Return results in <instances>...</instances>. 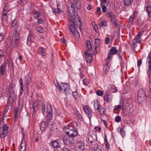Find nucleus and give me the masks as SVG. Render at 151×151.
<instances>
[{
	"instance_id": "obj_1",
	"label": "nucleus",
	"mask_w": 151,
	"mask_h": 151,
	"mask_svg": "<svg viewBox=\"0 0 151 151\" xmlns=\"http://www.w3.org/2000/svg\"><path fill=\"white\" fill-rule=\"evenodd\" d=\"M71 7L73 9L72 10V12L71 13L69 10L68 13V14L69 16L68 19L70 20L68 23V29L73 35H75L76 32V28L78 27L77 23H79L80 25L81 24V20L79 17L78 16H74L75 10L76 8L80 9V5H78L76 3H72L71 5Z\"/></svg>"
},
{
	"instance_id": "obj_2",
	"label": "nucleus",
	"mask_w": 151,
	"mask_h": 151,
	"mask_svg": "<svg viewBox=\"0 0 151 151\" xmlns=\"http://www.w3.org/2000/svg\"><path fill=\"white\" fill-rule=\"evenodd\" d=\"M63 129L65 134L70 137H75L78 135V131L73 126H67L64 127Z\"/></svg>"
},
{
	"instance_id": "obj_3",
	"label": "nucleus",
	"mask_w": 151,
	"mask_h": 151,
	"mask_svg": "<svg viewBox=\"0 0 151 151\" xmlns=\"http://www.w3.org/2000/svg\"><path fill=\"white\" fill-rule=\"evenodd\" d=\"M13 83L12 82L10 84L8 89L9 98H8V102L12 103L15 99V95L13 90Z\"/></svg>"
},
{
	"instance_id": "obj_4",
	"label": "nucleus",
	"mask_w": 151,
	"mask_h": 151,
	"mask_svg": "<svg viewBox=\"0 0 151 151\" xmlns=\"http://www.w3.org/2000/svg\"><path fill=\"white\" fill-rule=\"evenodd\" d=\"M17 34H14L13 35V42L12 45V47L13 48L18 47L20 45V35L19 34V32H17Z\"/></svg>"
},
{
	"instance_id": "obj_5",
	"label": "nucleus",
	"mask_w": 151,
	"mask_h": 151,
	"mask_svg": "<svg viewBox=\"0 0 151 151\" xmlns=\"http://www.w3.org/2000/svg\"><path fill=\"white\" fill-rule=\"evenodd\" d=\"M146 99V94L145 91L142 89H140L138 91L137 100L139 103H141Z\"/></svg>"
},
{
	"instance_id": "obj_6",
	"label": "nucleus",
	"mask_w": 151,
	"mask_h": 151,
	"mask_svg": "<svg viewBox=\"0 0 151 151\" xmlns=\"http://www.w3.org/2000/svg\"><path fill=\"white\" fill-rule=\"evenodd\" d=\"M146 61L148 63V68L147 69V73L149 78L150 77V75H151V55L150 53L149 55L146 59Z\"/></svg>"
},
{
	"instance_id": "obj_7",
	"label": "nucleus",
	"mask_w": 151,
	"mask_h": 151,
	"mask_svg": "<svg viewBox=\"0 0 151 151\" xmlns=\"http://www.w3.org/2000/svg\"><path fill=\"white\" fill-rule=\"evenodd\" d=\"M117 52L116 49L114 47H112L109 50V53L107 59L109 61L111 60L112 58V55L116 54Z\"/></svg>"
},
{
	"instance_id": "obj_8",
	"label": "nucleus",
	"mask_w": 151,
	"mask_h": 151,
	"mask_svg": "<svg viewBox=\"0 0 151 151\" xmlns=\"http://www.w3.org/2000/svg\"><path fill=\"white\" fill-rule=\"evenodd\" d=\"M42 102L37 100L36 102H34L32 104V109L35 112H36L38 108L41 106Z\"/></svg>"
},
{
	"instance_id": "obj_9",
	"label": "nucleus",
	"mask_w": 151,
	"mask_h": 151,
	"mask_svg": "<svg viewBox=\"0 0 151 151\" xmlns=\"http://www.w3.org/2000/svg\"><path fill=\"white\" fill-rule=\"evenodd\" d=\"M109 62V60L107 59L106 63L105 65H104L102 73L103 75H106L109 70V67L108 66V64Z\"/></svg>"
},
{
	"instance_id": "obj_10",
	"label": "nucleus",
	"mask_w": 151,
	"mask_h": 151,
	"mask_svg": "<svg viewBox=\"0 0 151 151\" xmlns=\"http://www.w3.org/2000/svg\"><path fill=\"white\" fill-rule=\"evenodd\" d=\"M38 53L41 56H45L47 54V49L40 47L38 49Z\"/></svg>"
},
{
	"instance_id": "obj_11",
	"label": "nucleus",
	"mask_w": 151,
	"mask_h": 151,
	"mask_svg": "<svg viewBox=\"0 0 151 151\" xmlns=\"http://www.w3.org/2000/svg\"><path fill=\"white\" fill-rule=\"evenodd\" d=\"M101 6L102 7V11L103 13L106 12H109L111 9L110 5L107 4L106 6H105L104 4H101Z\"/></svg>"
},
{
	"instance_id": "obj_12",
	"label": "nucleus",
	"mask_w": 151,
	"mask_h": 151,
	"mask_svg": "<svg viewBox=\"0 0 151 151\" xmlns=\"http://www.w3.org/2000/svg\"><path fill=\"white\" fill-rule=\"evenodd\" d=\"M58 89L60 91L62 90H64L65 89H67L69 87V85L67 83H61L60 86L59 84L58 85Z\"/></svg>"
},
{
	"instance_id": "obj_13",
	"label": "nucleus",
	"mask_w": 151,
	"mask_h": 151,
	"mask_svg": "<svg viewBox=\"0 0 151 151\" xmlns=\"http://www.w3.org/2000/svg\"><path fill=\"white\" fill-rule=\"evenodd\" d=\"M96 139V138L95 135H90L88 136L87 141L88 142L92 143L95 141Z\"/></svg>"
},
{
	"instance_id": "obj_14",
	"label": "nucleus",
	"mask_w": 151,
	"mask_h": 151,
	"mask_svg": "<svg viewBox=\"0 0 151 151\" xmlns=\"http://www.w3.org/2000/svg\"><path fill=\"white\" fill-rule=\"evenodd\" d=\"M110 94V92L109 91H107L104 97V99L106 102L108 103L111 101V99L109 98V96Z\"/></svg>"
},
{
	"instance_id": "obj_15",
	"label": "nucleus",
	"mask_w": 151,
	"mask_h": 151,
	"mask_svg": "<svg viewBox=\"0 0 151 151\" xmlns=\"http://www.w3.org/2000/svg\"><path fill=\"white\" fill-rule=\"evenodd\" d=\"M6 64L5 63H4L1 66L0 68L1 75L4 74L6 70Z\"/></svg>"
},
{
	"instance_id": "obj_16",
	"label": "nucleus",
	"mask_w": 151,
	"mask_h": 151,
	"mask_svg": "<svg viewBox=\"0 0 151 151\" xmlns=\"http://www.w3.org/2000/svg\"><path fill=\"white\" fill-rule=\"evenodd\" d=\"M51 146L54 148H57L60 147V145L58 140H54L51 142Z\"/></svg>"
},
{
	"instance_id": "obj_17",
	"label": "nucleus",
	"mask_w": 151,
	"mask_h": 151,
	"mask_svg": "<svg viewBox=\"0 0 151 151\" xmlns=\"http://www.w3.org/2000/svg\"><path fill=\"white\" fill-rule=\"evenodd\" d=\"M141 32H139L138 33L137 35L135 37L132 43L133 45H134L135 44L134 43L135 41L139 43H140L141 42V41L139 40L140 37L141 36Z\"/></svg>"
},
{
	"instance_id": "obj_18",
	"label": "nucleus",
	"mask_w": 151,
	"mask_h": 151,
	"mask_svg": "<svg viewBox=\"0 0 151 151\" xmlns=\"http://www.w3.org/2000/svg\"><path fill=\"white\" fill-rule=\"evenodd\" d=\"M91 103L92 104H93V107L96 110H97L101 106L98 100H96V102L93 101Z\"/></svg>"
},
{
	"instance_id": "obj_19",
	"label": "nucleus",
	"mask_w": 151,
	"mask_h": 151,
	"mask_svg": "<svg viewBox=\"0 0 151 151\" xmlns=\"http://www.w3.org/2000/svg\"><path fill=\"white\" fill-rule=\"evenodd\" d=\"M145 10L147 13L149 17H151V6L147 5L145 7Z\"/></svg>"
},
{
	"instance_id": "obj_20",
	"label": "nucleus",
	"mask_w": 151,
	"mask_h": 151,
	"mask_svg": "<svg viewBox=\"0 0 151 151\" xmlns=\"http://www.w3.org/2000/svg\"><path fill=\"white\" fill-rule=\"evenodd\" d=\"M100 114L102 116H104L105 114L106 110L105 108H103L101 106L97 110Z\"/></svg>"
},
{
	"instance_id": "obj_21",
	"label": "nucleus",
	"mask_w": 151,
	"mask_h": 151,
	"mask_svg": "<svg viewBox=\"0 0 151 151\" xmlns=\"http://www.w3.org/2000/svg\"><path fill=\"white\" fill-rule=\"evenodd\" d=\"M26 147V143L22 142L21 144L19 151H25Z\"/></svg>"
},
{
	"instance_id": "obj_22",
	"label": "nucleus",
	"mask_w": 151,
	"mask_h": 151,
	"mask_svg": "<svg viewBox=\"0 0 151 151\" xmlns=\"http://www.w3.org/2000/svg\"><path fill=\"white\" fill-rule=\"evenodd\" d=\"M10 3L9 2L7 3L4 6L3 10L9 12L11 9L10 8Z\"/></svg>"
},
{
	"instance_id": "obj_23",
	"label": "nucleus",
	"mask_w": 151,
	"mask_h": 151,
	"mask_svg": "<svg viewBox=\"0 0 151 151\" xmlns=\"http://www.w3.org/2000/svg\"><path fill=\"white\" fill-rule=\"evenodd\" d=\"M46 126V123L45 122L42 121L41 123L40 129L42 132L44 131L45 130Z\"/></svg>"
},
{
	"instance_id": "obj_24",
	"label": "nucleus",
	"mask_w": 151,
	"mask_h": 151,
	"mask_svg": "<svg viewBox=\"0 0 151 151\" xmlns=\"http://www.w3.org/2000/svg\"><path fill=\"white\" fill-rule=\"evenodd\" d=\"M64 143L67 145H69L72 144V142L70 141L68 138H64L63 139Z\"/></svg>"
},
{
	"instance_id": "obj_25",
	"label": "nucleus",
	"mask_w": 151,
	"mask_h": 151,
	"mask_svg": "<svg viewBox=\"0 0 151 151\" xmlns=\"http://www.w3.org/2000/svg\"><path fill=\"white\" fill-rule=\"evenodd\" d=\"M77 145L78 148L80 149L81 150L83 151L84 148V144L82 142H78Z\"/></svg>"
},
{
	"instance_id": "obj_26",
	"label": "nucleus",
	"mask_w": 151,
	"mask_h": 151,
	"mask_svg": "<svg viewBox=\"0 0 151 151\" xmlns=\"http://www.w3.org/2000/svg\"><path fill=\"white\" fill-rule=\"evenodd\" d=\"M86 62L88 63H91L92 61V56L91 55L86 56Z\"/></svg>"
},
{
	"instance_id": "obj_27",
	"label": "nucleus",
	"mask_w": 151,
	"mask_h": 151,
	"mask_svg": "<svg viewBox=\"0 0 151 151\" xmlns=\"http://www.w3.org/2000/svg\"><path fill=\"white\" fill-rule=\"evenodd\" d=\"M86 46L88 50L91 51L92 49V47L91 42L89 41H87L86 42Z\"/></svg>"
},
{
	"instance_id": "obj_28",
	"label": "nucleus",
	"mask_w": 151,
	"mask_h": 151,
	"mask_svg": "<svg viewBox=\"0 0 151 151\" xmlns=\"http://www.w3.org/2000/svg\"><path fill=\"white\" fill-rule=\"evenodd\" d=\"M103 150V148L101 146L96 145L94 147L93 151H102Z\"/></svg>"
},
{
	"instance_id": "obj_29",
	"label": "nucleus",
	"mask_w": 151,
	"mask_h": 151,
	"mask_svg": "<svg viewBox=\"0 0 151 151\" xmlns=\"http://www.w3.org/2000/svg\"><path fill=\"white\" fill-rule=\"evenodd\" d=\"M52 117V113H47L46 119L47 122H49Z\"/></svg>"
},
{
	"instance_id": "obj_30",
	"label": "nucleus",
	"mask_w": 151,
	"mask_h": 151,
	"mask_svg": "<svg viewBox=\"0 0 151 151\" xmlns=\"http://www.w3.org/2000/svg\"><path fill=\"white\" fill-rule=\"evenodd\" d=\"M31 36L30 34H29V35L27 37V44L29 46L31 45Z\"/></svg>"
},
{
	"instance_id": "obj_31",
	"label": "nucleus",
	"mask_w": 151,
	"mask_h": 151,
	"mask_svg": "<svg viewBox=\"0 0 151 151\" xmlns=\"http://www.w3.org/2000/svg\"><path fill=\"white\" fill-rule=\"evenodd\" d=\"M47 113H52V110L51 106L50 105L47 106Z\"/></svg>"
},
{
	"instance_id": "obj_32",
	"label": "nucleus",
	"mask_w": 151,
	"mask_h": 151,
	"mask_svg": "<svg viewBox=\"0 0 151 151\" xmlns=\"http://www.w3.org/2000/svg\"><path fill=\"white\" fill-rule=\"evenodd\" d=\"M134 15H132L130 16L129 19V25H131L133 23L134 21Z\"/></svg>"
},
{
	"instance_id": "obj_33",
	"label": "nucleus",
	"mask_w": 151,
	"mask_h": 151,
	"mask_svg": "<svg viewBox=\"0 0 151 151\" xmlns=\"http://www.w3.org/2000/svg\"><path fill=\"white\" fill-rule=\"evenodd\" d=\"M124 3L127 6L131 5L133 3L132 0H124Z\"/></svg>"
},
{
	"instance_id": "obj_34",
	"label": "nucleus",
	"mask_w": 151,
	"mask_h": 151,
	"mask_svg": "<svg viewBox=\"0 0 151 151\" xmlns=\"http://www.w3.org/2000/svg\"><path fill=\"white\" fill-rule=\"evenodd\" d=\"M14 118L15 119H17V117L19 116L18 114V109L17 108H16L15 109L14 112Z\"/></svg>"
},
{
	"instance_id": "obj_35",
	"label": "nucleus",
	"mask_w": 151,
	"mask_h": 151,
	"mask_svg": "<svg viewBox=\"0 0 151 151\" xmlns=\"http://www.w3.org/2000/svg\"><path fill=\"white\" fill-rule=\"evenodd\" d=\"M99 24L100 27H106L107 25V23L106 21L104 20L99 23Z\"/></svg>"
},
{
	"instance_id": "obj_36",
	"label": "nucleus",
	"mask_w": 151,
	"mask_h": 151,
	"mask_svg": "<svg viewBox=\"0 0 151 151\" xmlns=\"http://www.w3.org/2000/svg\"><path fill=\"white\" fill-rule=\"evenodd\" d=\"M64 91L65 92L66 95L70 94L71 92L72 91L70 89L69 86L68 87L67 89H65Z\"/></svg>"
},
{
	"instance_id": "obj_37",
	"label": "nucleus",
	"mask_w": 151,
	"mask_h": 151,
	"mask_svg": "<svg viewBox=\"0 0 151 151\" xmlns=\"http://www.w3.org/2000/svg\"><path fill=\"white\" fill-rule=\"evenodd\" d=\"M95 43L96 45V47H98L100 44V40L98 38L95 39Z\"/></svg>"
},
{
	"instance_id": "obj_38",
	"label": "nucleus",
	"mask_w": 151,
	"mask_h": 151,
	"mask_svg": "<svg viewBox=\"0 0 151 151\" xmlns=\"http://www.w3.org/2000/svg\"><path fill=\"white\" fill-rule=\"evenodd\" d=\"M41 109L42 112L43 114H44V113L45 112V104L44 103H42V104H41Z\"/></svg>"
},
{
	"instance_id": "obj_39",
	"label": "nucleus",
	"mask_w": 151,
	"mask_h": 151,
	"mask_svg": "<svg viewBox=\"0 0 151 151\" xmlns=\"http://www.w3.org/2000/svg\"><path fill=\"white\" fill-rule=\"evenodd\" d=\"M8 16H1V20L3 22L6 23L7 22Z\"/></svg>"
},
{
	"instance_id": "obj_40",
	"label": "nucleus",
	"mask_w": 151,
	"mask_h": 151,
	"mask_svg": "<svg viewBox=\"0 0 151 151\" xmlns=\"http://www.w3.org/2000/svg\"><path fill=\"white\" fill-rule=\"evenodd\" d=\"M111 20L112 22H113L114 23H116V19L115 15H114L112 16H110Z\"/></svg>"
},
{
	"instance_id": "obj_41",
	"label": "nucleus",
	"mask_w": 151,
	"mask_h": 151,
	"mask_svg": "<svg viewBox=\"0 0 151 151\" xmlns=\"http://www.w3.org/2000/svg\"><path fill=\"white\" fill-rule=\"evenodd\" d=\"M77 91V90H76V91L73 92L72 91V92L73 94V96L75 99H77V97L78 96V93L76 92Z\"/></svg>"
},
{
	"instance_id": "obj_42",
	"label": "nucleus",
	"mask_w": 151,
	"mask_h": 151,
	"mask_svg": "<svg viewBox=\"0 0 151 151\" xmlns=\"http://www.w3.org/2000/svg\"><path fill=\"white\" fill-rule=\"evenodd\" d=\"M111 91L113 93L116 92L117 91V89L115 86H113L111 87Z\"/></svg>"
},
{
	"instance_id": "obj_43",
	"label": "nucleus",
	"mask_w": 151,
	"mask_h": 151,
	"mask_svg": "<svg viewBox=\"0 0 151 151\" xmlns=\"http://www.w3.org/2000/svg\"><path fill=\"white\" fill-rule=\"evenodd\" d=\"M76 114L77 115V117L81 121L83 120V118H82V115L80 114L79 111H77Z\"/></svg>"
},
{
	"instance_id": "obj_44",
	"label": "nucleus",
	"mask_w": 151,
	"mask_h": 151,
	"mask_svg": "<svg viewBox=\"0 0 151 151\" xmlns=\"http://www.w3.org/2000/svg\"><path fill=\"white\" fill-rule=\"evenodd\" d=\"M20 31V29L19 27L18 26H17L16 27L15 29V30L13 32L14 34H17L16 33H17V32H19V34Z\"/></svg>"
},
{
	"instance_id": "obj_45",
	"label": "nucleus",
	"mask_w": 151,
	"mask_h": 151,
	"mask_svg": "<svg viewBox=\"0 0 151 151\" xmlns=\"http://www.w3.org/2000/svg\"><path fill=\"white\" fill-rule=\"evenodd\" d=\"M17 19H14L12 23V26L14 27L17 24Z\"/></svg>"
},
{
	"instance_id": "obj_46",
	"label": "nucleus",
	"mask_w": 151,
	"mask_h": 151,
	"mask_svg": "<svg viewBox=\"0 0 151 151\" xmlns=\"http://www.w3.org/2000/svg\"><path fill=\"white\" fill-rule=\"evenodd\" d=\"M83 109L84 112L86 113H88L90 111L89 110V108L87 106H84L83 107Z\"/></svg>"
},
{
	"instance_id": "obj_47",
	"label": "nucleus",
	"mask_w": 151,
	"mask_h": 151,
	"mask_svg": "<svg viewBox=\"0 0 151 151\" xmlns=\"http://www.w3.org/2000/svg\"><path fill=\"white\" fill-rule=\"evenodd\" d=\"M7 112V109L5 110V109L3 113V119H5V118H6L7 117V115H6V112Z\"/></svg>"
},
{
	"instance_id": "obj_48",
	"label": "nucleus",
	"mask_w": 151,
	"mask_h": 151,
	"mask_svg": "<svg viewBox=\"0 0 151 151\" xmlns=\"http://www.w3.org/2000/svg\"><path fill=\"white\" fill-rule=\"evenodd\" d=\"M142 59H139V60L137 61V66L139 67H140L142 63Z\"/></svg>"
},
{
	"instance_id": "obj_49",
	"label": "nucleus",
	"mask_w": 151,
	"mask_h": 151,
	"mask_svg": "<svg viewBox=\"0 0 151 151\" xmlns=\"http://www.w3.org/2000/svg\"><path fill=\"white\" fill-rule=\"evenodd\" d=\"M115 121L117 122H119L121 120V117L119 116H117L115 118Z\"/></svg>"
},
{
	"instance_id": "obj_50",
	"label": "nucleus",
	"mask_w": 151,
	"mask_h": 151,
	"mask_svg": "<svg viewBox=\"0 0 151 151\" xmlns=\"http://www.w3.org/2000/svg\"><path fill=\"white\" fill-rule=\"evenodd\" d=\"M1 16H8V12L3 10L2 12Z\"/></svg>"
},
{
	"instance_id": "obj_51",
	"label": "nucleus",
	"mask_w": 151,
	"mask_h": 151,
	"mask_svg": "<svg viewBox=\"0 0 151 151\" xmlns=\"http://www.w3.org/2000/svg\"><path fill=\"white\" fill-rule=\"evenodd\" d=\"M40 16V13L39 12H37L35 13V15H34V18H35L37 19V18H38Z\"/></svg>"
},
{
	"instance_id": "obj_52",
	"label": "nucleus",
	"mask_w": 151,
	"mask_h": 151,
	"mask_svg": "<svg viewBox=\"0 0 151 151\" xmlns=\"http://www.w3.org/2000/svg\"><path fill=\"white\" fill-rule=\"evenodd\" d=\"M121 109V106L120 105H116L115 106L114 108V110H116L118 109Z\"/></svg>"
},
{
	"instance_id": "obj_53",
	"label": "nucleus",
	"mask_w": 151,
	"mask_h": 151,
	"mask_svg": "<svg viewBox=\"0 0 151 151\" xmlns=\"http://www.w3.org/2000/svg\"><path fill=\"white\" fill-rule=\"evenodd\" d=\"M97 94L99 96H102L103 95L102 92L101 90H98L96 92Z\"/></svg>"
},
{
	"instance_id": "obj_54",
	"label": "nucleus",
	"mask_w": 151,
	"mask_h": 151,
	"mask_svg": "<svg viewBox=\"0 0 151 151\" xmlns=\"http://www.w3.org/2000/svg\"><path fill=\"white\" fill-rule=\"evenodd\" d=\"M19 82H20V88H23V80H22V78H21L20 79Z\"/></svg>"
},
{
	"instance_id": "obj_55",
	"label": "nucleus",
	"mask_w": 151,
	"mask_h": 151,
	"mask_svg": "<svg viewBox=\"0 0 151 151\" xmlns=\"http://www.w3.org/2000/svg\"><path fill=\"white\" fill-rule=\"evenodd\" d=\"M30 78H28L25 81V82L26 85L27 86L29 85L30 83Z\"/></svg>"
},
{
	"instance_id": "obj_56",
	"label": "nucleus",
	"mask_w": 151,
	"mask_h": 151,
	"mask_svg": "<svg viewBox=\"0 0 151 151\" xmlns=\"http://www.w3.org/2000/svg\"><path fill=\"white\" fill-rule=\"evenodd\" d=\"M120 133L122 137H123L125 135V132L123 129H121L120 130Z\"/></svg>"
},
{
	"instance_id": "obj_57",
	"label": "nucleus",
	"mask_w": 151,
	"mask_h": 151,
	"mask_svg": "<svg viewBox=\"0 0 151 151\" xmlns=\"http://www.w3.org/2000/svg\"><path fill=\"white\" fill-rule=\"evenodd\" d=\"M86 114L88 118L90 119L92 117V114L91 112L90 111L88 113H86Z\"/></svg>"
},
{
	"instance_id": "obj_58",
	"label": "nucleus",
	"mask_w": 151,
	"mask_h": 151,
	"mask_svg": "<svg viewBox=\"0 0 151 151\" xmlns=\"http://www.w3.org/2000/svg\"><path fill=\"white\" fill-rule=\"evenodd\" d=\"M58 6L57 9L56 10V11H54V12L58 13V14H60L61 13V10L59 8L58 5V6Z\"/></svg>"
},
{
	"instance_id": "obj_59",
	"label": "nucleus",
	"mask_w": 151,
	"mask_h": 151,
	"mask_svg": "<svg viewBox=\"0 0 151 151\" xmlns=\"http://www.w3.org/2000/svg\"><path fill=\"white\" fill-rule=\"evenodd\" d=\"M79 70L80 73V77H81V78H83L84 77V76L83 75V73H82V71L81 70V69L80 68L79 69Z\"/></svg>"
},
{
	"instance_id": "obj_60",
	"label": "nucleus",
	"mask_w": 151,
	"mask_h": 151,
	"mask_svg": "<svg viewBox=\"0 0 151 151\" xmlns=\"http://www.w3.org/2000/svg\"><path fill=\"white\" fill-rule=\"evenodd\" d=\"M110 145L108 142L106 143V147L108 150L109 148Z\"/></svg>"
},
{
	"instance_id": "obj_61",
	"label": "nucleus",
	"mask_w": 151,
	"mask_h": 151,
	"mask_svg": "<svg viewBox=\"0 0 151 151\" xmlns=\"http://www.w3.org/2000/svg\"><path fill=\"white\" fill-rule=\"evenodd\" d=\"M4 39L3 36L2 35V34L1 33L0 34V43Z\"/></svg>"
},
{
	"instance_id": "obj_62",
	"label": "nucleus",
	"mask_w": 151,
	"mask_h": 151,
	"mask_svg": "<svg viewBox=\"0 0 151 151\" xmlns=\"http://www.w3.org/2000/svg\"><path fill=\"white\" fill-rule=\"evenodd\" d=\"M109 39L108 37H106L105 39V42L106 44H108L109 42Z\"/></svg>"
},
{
	"instance_id": "obj_63",
	"label": "nucleus",
	"mask_w": 151,
	"mask_h": 151,
	"mask_svg": "<svg viewBox=\"0 0 151 151\" xmlns=\"http://www.w3.org/2000/svg\"><path fill=\"white\" fill-rule=\"evenodd\" d=\"M101 128L100 127H95L94 128L95 130L96 131H98L101 129Z\"/></svg>"
},
{
	"instance_id": "obj_64",
	"label": "nucleus",
	"mask_w": 151,
	"mask_h": 151,
	"mask_svg": "<svg viewBox=\"0 0 151 151\" xmlns=\"http://www.w3.org/2000/svg\"><path fill=\"white\" fill-rule=\"evenodd\" d=\"M62 151H71L69 149L66 147L63 148L62 150Z\"/></svg>"
}]
</instances>
